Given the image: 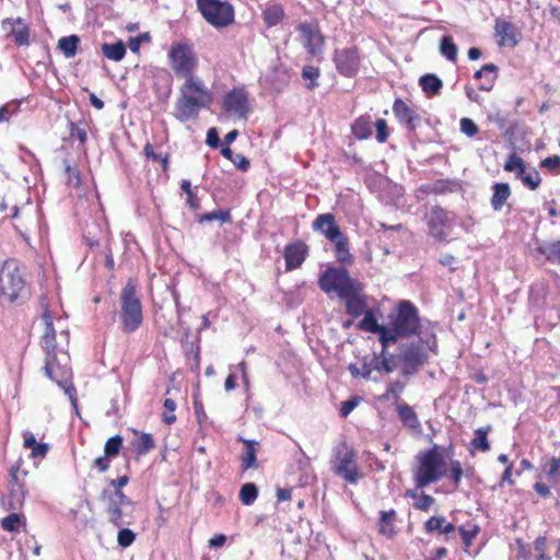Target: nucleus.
<instances>
[{
  "label": "nucleus",
  "instance_id": "obj_26",
  "mask_svg": "<svg viewBox=\"0 0 560 560\" xmlns=\"http://www.w3.org/2000/svg\"><path fill=\"white\" fill-rule=\"evenodd\" d=\"M284 10L279 3H268L262 11V19L268 27H273L282 22Z\"/></svg>",
  "mask_w": 560,
  "mask_h": 560
},
{
  "label": "nucleus",
  "instance_id": "obj_15",
  "mask_svg": "<svg viewBox=\"0 0 560 560\" xmlns=\"http://www.w3.org/2000/svg\"><path fill=\"white\" fill-rule=\"evenodd\" d=\"M312 225L314 231L320 232L330 242L343 235L332 213L318 214Z\"/></svg>",
  "mask_w": 560,
  "mask_h": 560
},
{
  "label": "nucleus",
  "instance_id": "obj_8",
  "mask_svg": "<svg viewBox=\"0 0 560 560\" xmlns=\"http://www.w3.org/2000/svg\"><path fill=\"white\" fill-rule=\"evenodd\" d=\"M25 289L21 267L14 259H8L0 269V298L7 302H14Z\"/></svg>",
  "mask_w": 560,
  "mask_h": 560
},
{
  "label": "nucleus",
  "instance_id": "obj_23",
  "mask_svg": "<svg viewBox=\"0 0 560 560\" xmlns=\"http://www.w3.org/2000/svg\"><path fill=\"white\" fill-rule=\"evenodd\" d=\"M397 413L405 428L415 432L421 431V423L412 407L407 404H400L397 406Z\"/></svg>",
  "mask_w": 560,
  "mask_h": 560
},
{
  "label": "nucleus",
  "instance_id": "obj_10",
  "mask_svg": "<svg viewBox=\"0 0 560 560\" xmlns=\"http://www.w3.org/2000/svg\"><path fill=\"white\" fill-rule=\"evenodd\" d=\"M171 68L176 74L189 78L196 67V56L188 44H173L168 51Z\"/></svg>",
  "mask_w": 560,
  "mask_h": 560
},
{
  "label": "nucleus",
  "instance_id": "obj_28",
  "mask_svg": "<svg viewBox=\"0 0 560 560\" xmlns=\"http://www.w3.org/2000/svg\"><path fill=\"white\" fill-rule=\"evenodd\" d=\"M419 85L428 96H436L441 93L443 82L433 73H428L419 79Z\"/></svg>",
  "mask_w": 560,
  "mask_h": 560
},
{
  "label": "nucleus",
  "instance_id": "obj_46",
  "mask_svg": "<svg viewBox=\"0 0 560 560\" xmlns=\"http://www.w3.org/2000/svg\"><path fill=\"white\" fill-rule=\"evenodd\" d=\"M108 498V504H117V505H124V506H131L132 501L124 494L122 490H114L113 493H110L108 490L103 491V498Z\"/></svg>",
  "mask_w": 560,
  "mask_h": 560
},
{
  "label": "nucleus",
  "instance_id": "obj_17",
  "mask_svg": "<svg viewBox=\"0 0 560 560\" xmlns=\"http://www.w3.org/2000/svg\"><path fill=\"white\" fill-rule=\"evenodd\" d=\"M223 107L228 113L235 115L238 118H246V114L248 112L246 94L243 91L233 90L226 94Z\"/></svg>",
  "mask_w": 560,
  "mask_h": 560
},
{
  "label": "nucleus",
  "instance_id": "obj_59",
  "mask_svg": "<svg viewBox=\"0 0 560 560\" xmlns=\"http://www.w3.org/2000/svg\"><path fill=\"white\" fill-rule=\"evenodd\" d=\"M150 39L151 37L149 33H142L136 37H131L129 39L128 46L132 52L137 54L140 49L141 44L143 42H150Z\"/></svg>",
  "mask_w": 560,
  "mask_h": 560
},
{
  "label": "nucleus",
  "instance_id": "obj_33",
  "mask_svg": "<svg viewBox=\"0 0 560 560\" xmlns=\"http://www.w3.org/2000/svg\"><path fill=\"white\" fill-rule=\"evenodd\" d=\"M537 252L544 255L549 262L560 265V241L540 244Z\"/></svg>",
  "mask_w": 560,
  "mask_h": 560
},
{
  "label": "nucleus",
  "instance_id": "obj_35",
  "mask_svg": "<svg viewBox=\"0 0 560 560\" xmlns=\"http://www.w3.org/2000/svg\"><path fill=\"white\" fill-rule=\"evenodd\" d=\"M503 168L506 172H514L515 177L521 182L524 178V175H526L527 173L523 159L516 155L515 153L509 155Z\"/></svg>",
  "mask_w": 560,
  "mask_h": 560
},
{
  "label": "nucleus",
  "instance_id": "obj_16",
  "mask_svg": "<svg viewBox=\"0 0 560 560\" xmlns=\"http://www.w3.org/2000/svg\"><path fill=\"white\" fill-rule=\"evenodd\" d=\"M393 113L398 121L409 130H415L420 125V115L400 98L394 102Z\"/></svg>",
  "mask_w": 560,
  "mask_h": 560
},
{
  "label": "nucleus",
  "instance_id": "obj_50",
  "mask_svg": "<svg viewBox=\"0 0 560 560\" xmlns=\"http://www.w3.org/2000/svg\"><path fill=\"white\" fill-rule=\"evenodd\" d=\"M163 406L165 408V411L162 416L163 421L166 424H173L176 421V416H175L176 402L171 398H166L164 400Z\"/></svg>",
  "mask_w": 560,
  "mask_h": 560
},
{
  "label": "nucleus",
  "instance_id": "obj_37",
  "mask_svg": "<svg viewBox=\"0 0 560 560\" xmlns=\"http://www.w3.org/2000/svg\"><path fill=\"white\" fill-rule=\"evenodd\" d=\"M79 44L80 37L78 35L65 36L58 40V48L66 58H72L77 54Z\"/></svg>",
  "mask_w": 560,
  "mask_h": 560
},
{
  "label": "nucleus",
  "instance_id": "obj_38",
  "mask_svg": "<svg viewBox=\"0 0 560 560\" xmlns=\"http://www.w3.org/2000/svg\"><path fill=\"white\" fill-rule=\"evenodd\" d=\"M135 434H139L138 441L133 444L135 445V453L138 456H142L148 454L151 450L155 447V442L150 433H139L138 431H133Z\"/></svg>",
  "mask_w": 560,
  "mask_h": 560
},
{
  "label": "nucleus",
  "instance_id": "obj_5",
  "mask_svg": "<svg viewBox=\"0 0 560 560\" xmlns=\"http://www.w3.org/2000/svg\"><path fill=\"white\" fill-rule=\"evenodd\" d=\"M120 320L121 328L125 332L137 330L142 324V305L137 294L136 284L132 280H128L120 292Z\"/></svg>",
  "mask_w": 560,
  "mask_h": 560
},
{
  "label": "nucleus",
  "instance_id": "obj_49",
  "mask_svg": "<svg viewBox=\"0 0 560 560\" xmlns=\"http://www.w3.org/2000/svg\"><path fill=\"white\" fill-rule=\"evenodd\" d=\"M522 183L532 190L537 189L541 183L539 172L535 168L530 170L526 175H524Z\"/></svg>",
  "mask_w": 560,
  "mask_h": 560
},
{
  "label": "nucleus",
  "instance_id": "obj_53",
  "mask_svg": "<svg viewBox=\"0 0 560 560\" xmlns=\"http://www.w3.org/2000/svg\"><path fill=\"white\" fill-rule=\"evenodd\" d=\"M460 131L469 138L476 136L479 131L478 126L470 118L464 117L459 121Z\"/></svg>",
  "mask_w": 560,
  "mask_h": 560
},
{
  "label": "nucleus",
  "instance_id": "obj_6",
  "mask_svg": "<svg viewBox=\"0 0 560 560\" xmlns=\"http://www.w3.org/2000/svg\"><path fill=\"white\" fill-rule=\"evenodd\" d=\"M69 357L66 352L60 351L59 354L50 357L45 361V373L54 382L65 390L69 397L71 405L77 408V390L71 383L72 371L69 366Z\"/></svg>",
  "mask_w": 560,
  "mask_h": 560
},
{
  "label": "nucleus",
  "instance_id": "obj_27",
  "mask_svg": "<svg viewBox=\"0 0 560 560\" xmlns=\"http://www.w3.org/2000/svg\"><path fill=\"white\" fill-rule=\"evenodd\" d=\"M245 445V452L242 455V469H256L258 468V463L256 458V445L258 442L255 440L240 439Z\"/></svg>",
  "mask_w": 560,
  "mask_h": 560
},
{
  "label": "nucleus",
  "instance_id": "obj_56",
  "mask_svg": "<svg viewBox=\"0 0 560 560\" xmlns=\"http://www.w3.org/2000/svg\"><path fill=\"white\" fill-rule=\"evenodd\" d=\"M70 137L74 140H78L82 144H84L88 140L85 128L74 122L70 124Z\"/></svg>",
  "mask_w": 560,
  "mask_h": 560
},
{
  "label": "nucleus",
  "instance_id": "obj_55",
  "mask_svg": "<svg viewBox=\"0 0 560 560\" xmlns=\"http://www.w3.org/2000/svg\"><path fill=\"white\" fill-rule=\"evenodd\" d=\"M65 172L67 173V184L73 187H78L81 182L79 171L74 167H71V165L65 161Z\"/></svg>",
  "mask_w": 560,
  "mask_h": 560
},
{
  "label": "nucleus",
  "instance_id": "obj_20",
  "mask_svg": "<svg viewBox=\"0 0 560 560\" xmlns=\"http://www.w3.org/2000/svg\"><path fill=\"white\" fill-rule=\"evenodd\" d=\"M285 259V269L293 270L299 268L306 257V246L302 242L289 244L283 253Z\"/></svg>",
  "mask_w": 560,
  "mask_h": 560
},
{
  "label": "nucleus",
  "instance_id": "obj_4",
  "mask_svg": "<svg viewBox=\"0 0 560 560\" xmlns=\"http://www.w3.org/2000/svg\"><path fill=\"white\" fill-rule=\"evenodd\" d=\"M418 465L413 469V480L418 489L438 482L446 474V463L436 446L419 452Z\"/></svg>",
  "mask_w": 560,
  "mask_h": 560
},
{
  "label": "nucleus",
  "instance_id": "obj_40",
  "mask_svg": "<svg viewBox=\"0 0 560 560\" xmlns=\"http://www.w3.org/2000/svg\"><path fill=\"white\" fill-rule=\"evenodd\" d=\"M491 429V425L478 428L475 431V438L470 442L471 447L481 452H488L490 450V444L487 435Z\"/></svg>",
  "mask_w": 560,
  "mask_h": 560
},
{
  "label": "nucleus",
  "instance_id": "obj_41",
  "mask_svg": "<svg viewBox=\"0 0 560 560\" xmlns=\"http://www.w3.org/2000/svg\"><path fill=\"white\" fill-rule=\"evenodd\" d=\"M396 368V363L393 355L386 357L385 348L381 352V358L373 360L372 370H376L381 373H392Z\"/></svg>",
  "mask_w": 560,
  "mask_h": 560
},
{
  "label": "nucleus",
  "instance_id": "obj_22",
  "mask_svg": "<svg viewBox=\"0 0 560 560\" xmlns=\"http://www.w3.org/2000/svg\"><path fill=\"white\" fill-rule=\"evenodd\" d=\"M498 67L493 63H487L481 67V69L477 70L474 74L476 80H483L479 85V90L481 91H491L495 79H497Z\"/></svg>",
  "mask_w": 560,
  "mask_h": 560
},
{
  "label": "nucleus",
  "instance_id": "obj_24",
  "mask_svg": "<svg viewBox=\"0 0 560 560\" xmlns=\"http://www.w3.org/2000/svg\"><path fill=\"white\" fill-rule=\"evenodd\" d=\"M7 23L11 25L10 36L13 38L14 43L19 46L28 45L30 31L27 25L21 19L4 21L3 26H5Z\"/></svg>",
  "mask_w": 560,
  "mask_h": 560
},
{
  "label": "nucleus",
  "instance_id": "obj_51",
  "mask_svg": "<svg viewBox=\"0 0 560 560\" xmlns=\"http://www.w3.org/2000/svg\"><path fill=\"white\" fill-rule=\"evenodd\" d=\"M136 534L129 528H120L117 535V542L120 547L127 548L133 544Z\"/></svg>",
  "mask_w": 560,
  "mask_h": 560
},
{
  "label": "nucleus",
  "instance_id": "obj_14",
  "mask_svg": "<svg viewBox=\"0 0 560 560\" xmlns=\"http://www.w3.org/2000/svg\"><path fill=\"white\" fill-rule=\"evenodd\" d=\"M296 30L302 36L303 45L307 52L312 56L318 55L324 44V37L319 32L318 25L316 23H301Z\"/></svg>",
  "mask_w": 560,
  "mask_h": 560
},
{
  "label": "nucleus",
  "instance_id": "obj_2",
  "mask_svg": "<svg viewBox=\"0 0 560 560\" xmlns=\"http://www.w3.org/2000/svg\"><path fill=\"white\" fill-rule=\"evenodd\" d=\"M212 101L209 90L202 81L189 77L180 89V96L175 104V117L179 121H188L197 117L202 107L208 106Z\"/></svg>",
  "mask_w": 560,
  "mask_h": 560
},
{
  "label": "nucleus",
  "instance_id": "obj_3",
  "mask_svg": "<svg viewBox=\"0 0 560 560\" xmlns=\"http://www.w3.org/2000/svg\"><path fill=\"white\" fill-rule=\"evenodd\" d=\"M438 347L435 331H423L417 341L402 343L397 355L402 375H412L428 361L430 352Z\"/></svg>",
  "mask_w": 560,
  "mask_h": 560
},
{
  "label": "nucleus",
  "instance_id": "obj_7",
  "mask_svg": "<svg viewBox=\"0 0 560 560\" xmlns=\"http://www.w3.org/2000/svg\"><path fill=\"white\" fill-rule=\"evenodd\" d=\"M361 282L351 278L348 270L343 267H328L323 271L318 279L320 290L327 294L336 293L342 298L350 293Z\"/></svg>",
  "mask_w": 560,
  "mask_h": 560
},
{
  "label": "nucleus",
  "instance_id": "obj_58",
  "mask_svg": "<svg viewBox=\"0 0 560 560\" xmlns=\"http://www.w3.org/2000/svg\"><path fill=\"white\" fill-rule=\"evenodd\" d=\"M404 390V384L400 383L399 381H395V382H392L385 394L383 395V399H386L388 400L392 396H394L395 398H398L399 395L402 393Z\"/></svg>",
  "mask_w": 560,
  "mask_h": 560
},
{
  "label": "nucleus",
  "instance_id": "obj_12",
  "mask_svg": "<svg viewBox=\"0 0 560 560\" xmlns=\"http://www.w3.org/2000/svg\"><path fill=\"white\" fill-rule=\"evenodd\" d=\"M452 221L450 212L439 206L433 207L428 217L430 235L439 242L446 241L452 232Z\"/></svg>",
  "mask_w": 560,
  "mask_h": 560
},
{
  "label": "nucleus",
  "instance_id": "obj_48",
  "mask_svg": "<svg viewBox=\"0 0 560 560\" xmlns=\"http://www.w3.org/2000/svg\"><path fill=\"white\" fill-rule=\"evenodd\" d=\"M122 446V438L120 435H114L109 438L104 446V454L110 457H115L119 454Z\"/></svg>",
  "mask_w": 560,
  "mask_h": 560
},
{
  "label": "nucleus",
  "instance_id": "obj_36",
  "mask_svg": "<svg viewBox=\"0 0 560 560\" xmlns=\"http://www.w3.org/2000/svg\"><path fill=\"white\" fill-rule=\"evenodd\" d=\"M24 447L31 450V456L43 458L48 453V444L37 443L32 433H24Z\"/></svg>",
  "mask_w": 560,
  "mask_h": 560
},
{
  "label": "nucleus",
  "instance_id": "obj_43",
  "mask_svg": "<svg viewBox=\"0 0 560 560\" xmlns=\"http://www.w3.org/2000/svg\"><path fill=\"white\" fill-rule=\"evenodd\" d=\"M258 495V488L253 482H247L240 490V500L244 505H252Z\"/></svg>",
  "mask_w": 560,
  "mask_h": 560
},
{
  "label": "nucleus",
  "instance_id": "obj_63",
  "mask_svg": "<svg viewBox=\"0 0 560 560\" xmlns=\"http://www.w3.org/2000/svg\"><path fill=\"white\" fill-rule=\"evenodd\" d=\"M434 499L433 497L421 493V495L418 498L417 502L415 503V508L421 511H428L431 505L433 504Z\"/></svg>",
  "mask_w": 560,
  "mask_h": 560
},
{
  "label": "nucleus",
  "instance_id": "obj_11",
  "mask_svg": "<svg viewBox=\"0 0 560 560\" xmlns=\"http://www.w3.org/2000/svg\"><path fill=\"white\" fill-rule=\"evenodd\" d=\"M334 470L336 475L345 479L349 483H357L359 479V470L355 462L354 452L346 444L335 450Z\"/></svg>",
  "mask_w": 560,
  "mask_h": 560
},
{
  "label": "nucleus",
  "instance_id": "obj_21",
  "mask_svg": "<svg viewBox=\"0 0 560 560\" xmlns=\"http://www.w3.org/2000/svg\"><path fill=\"white\" fill-rule=\"evenodd\" d=\"M495 36L499 37V46L515 47L518 43L514 25L504 20H498L494 26Z\"/></svg>",
  "mask_w": 560,
  "mask_h": 560
},
{
  "label": "nucleus",
  "instance_id": "obj_32",
  "mask_svg": "<svg viewBox=\"0 0 560 560\" xmlns=\"http://www.w3.org/2000/svg\"><path fill=\"white\" fill-rule=\"evenodd\" d=\"M396 517V511H381L380 513V533L388 538H392L395 534L394 521Z\"/></svg>",
  "mask_w": 560,
  "mask_h": 560
},
{
  "label": "nucleus",
  "instance_id": "obj_64",
  "mask_svg": "<svg viewBox=\"0 0 560 560\" xmlns=\"http://www.w3.org/2000/svg\"><path fill=\"white\" fill-rule=\"evenodd\" d=\"M547 474L550 479H556L560 475V456L550 458Z\"/></svg>",
  "mask_w": 560,
  "mask_h": 560
},
{
  "label": "nucleus",
  "instance_id": "obj_13",
  "mask_svg": "<svg viewBox=\"0 0 560 560\" xmlns=\"http://www.w3.org/2000/svg\"><path fill=\"white\" fill-rule=\"evenodd\" d=\"M334 61L337 71L347 78L354 77L360 68V56L355 47L336 50Z\"/></svg>",
  "mask_w": 560,
  "mask_h": 560
},
{
  "label": "nucleus",
  "instance_id": "obj_62",
  "mask_svg": "<svg viewBox=\"0 0 560 560\" xmlns=\"http://www.w3.org/2000/svg\"><path fill=\"white\" fill-rule=\"evenodd\" d=\"M463 477V469L459 460H452L451 462V474L450 478L455 483V486H458L462 481Z\"/></svg>",
  "mask_w": 560,
  "mask_h": 560
},
{
  "label": "nucleus",
  "instance_id": "obj_31",
  "mask_svg": "<svg viewBox=\"0 0 560 560\" xmlns=\"http://www.w3.org/2000/svg\"><path fill=\"white\" fill-rule=\"evenodd\" d=\"M127 508L115 503L108 504L106 509L108 522L119 528L124 525H129L130 521L126 520L127 513L125 512Z\"/></svg>",
  "mask_w": 560,
  "mask_h": 560
},
{
  "label": "nucleus",
  "instance_id": "obj_61",
  "mask_svg": "<svg viewBox=\"0 0 560 560\" xmlns=\"http://www.w3.org/2000/svg\"><path fill=\"white\" fill-rule=\"evenodd\" d=\"M374 126L376 128V139H377V141L380 143L385 142L387 137H388L386 120L380 118V119L376 120Z\"/></svg>",
  "mask_w": 560,
  "mask_h": 560
},
{
  "label": "nucleus",
  "instance_id": "obj_1",
  "mask_svg": "<svg viewBox=\"0 0 560 560\" xmlns=\"http://www.w3.org/2000/svg\"><path fill=\"white\" fill-rule=\"evenodd\" d=\"M423 331H435L434 326L430 322L422 323L418 308L410 301H400L389 315L388 346L396 343L398 338H410L420 336Z\"/></svg>",
  "mask_w": 560,
  "mask_h": 560
},
{
  "label": "nucleus",
  "instance_id": "obj_44",
  "mask_svg": "<svg viewBox=\"0 0 560 560\" xmlns=\"http://www.w3.org/2000/svg\"><path fill=\"white\" fill-rule=\"evenodd\" d=\"M319 69L314 66H304L302 69V78L305 81H308L306 83V88L308 90H314L316 86H318V78H319Z\"/></svg>",
  "mask_w": 560,
  "mask_h": 560
},
{
  "label": "nucleus",
  "instance_id": "obj_18",
  "mask_svg": "<svg viewBox=\"0 0 560 560\" xmlns=\"http://www.w3.org/2000/svg\"><path fill=\"white\" fill-rule=\"evenodd\" d=\"M363 319L360 322L359 327L365 331L378 334L380 342L383 348L388 347V340H392V336L388 335V327L380 325L372 310H366Z\"/></svg>",
  "mask_w": 560,
  "mask_h": 560
},
{
  "label": "nucleus",
  "instance_id": "obj_9",
  "mask_svg": "<svg viewBox=\"0 0 560 560\" xmlns=\"http://www.w3.org/2000/svg\"><path fill=\"white\" fill-rule=\"evenodd\" d=\"M197 5L208 23L215 27H224L234 20L233 7L219 0H198Z\"/></svg>",
  "mask_w": 560,
  "mask_h": 560
},
{
  "label": "nucleus",
  "instance_id": "obj_29",
  "mask_svg": "<svg viewBox=\"0 0 560 560\" xmlns=\"http://www.w3.org/2000/svg\"><path fill=\"white\" fill-rule=\"evenodd\" d=\"M335 245V257L336 259L343 265H351L353 262V257L349 250V242L348 237L343 234L336 241H331Z\"/></svg>",
  "mask_w": 560,
  "mask_h": 560
},
{
  "label": "nucleus",
  "instance_id": "obj_52",
  "mask_svg": "<svg viewBox=\"0 0 560 560\" xmlns=\"http://www.w3.org/2000/svg\"><path fill=\"white\" fill-rule=\"evenodd\" d=\"M20 523L21 515L16 513H11L2 520L1 526L7 532H15L18 530Z\"/></svg>",
  "mask_w": 560,
  "mask_h": 560
},
{
  "label": "nucleus",
  "instance_id": "obj_25",
  "mask_svg": "<svg viewBox=\"0 0 560 560\" xmlns=\"http://www.w3.org/2000/svg\"><path fill=\"white\" fill-rule=\"evenodd\" d=\"M492 190L491 207L494 211H500L511 196L510 186L506 183H495Z\"/></svg>",
  "mask_w": 560,
  "mask_h": 560
},
{
  "label": "nucleus",
  "instance_id": "obj_54",
  "mask_svg": "<svg viewBox=\"0 0 560 560\" xmlns=\"http://www.w3.org/2000/svg\"><path fill=\"white\" fill-rule=\"evenodd\" d=\"M42 343H43V348L46 351V359H49L50 357H55L56 354H59L56 350V336L44 335Z\"/></svg>",
  "mask_w": 560,
  "mask_h": 560
},
{
  "label": "nucleus",
  "instance_id": "obj_47",
  "mask_svg": "<svg viewBox=\"0 0 560 560\" xmlns=\"http://www.w3.org/2000/svg\"><path fill=\"white\" fill-rule=\"evenodd\" d=\"M12 476V487L10 491V498L18 504H22L25 498L26 490L24 486L18 482V478L15 472L11 474Z\"/></svg>",
  "mask_w": 560,
  "mask_h": 560
},
{
  "label": "nucleus",
  "instance_id": "obj_30",
  "mask_svg": "<svg viewBox=\"0 0 560 560\" xmlns=\"http://www.w3.org/2000/svg\"><path fill=\"white\" fill-rule=\"evenodd\" d=\"M424 528L428 533H440L450 534L455 530V526L452 523L446 522L444 516H432L425 524Z\"/></svg>",
  "mask_w": 560,
  "mask_h": 560
},
{
  "label": "nucleus",
  "instance_id": "obj_45",
  "mask_svg": "<svg viewBox=\"0 0 560 560\" xmlns=\"http://www.w3.org/2000/svg\"><path fill=\"white\" fill-rule=\"evenodd\" d=\"M214 220L220 221L221 223H230L232 221V217L229 210L219 209L205 213L199 218L200 222H211Z\"/></svg>",
  "mask_w": 560,
  "mask_h": 560
},
{
  "label": "nucleus",
  "instance_id": "obj_34",
  "mask_svg": "<svg viewBox=\"0 0 560 560\" xmlns=\"http://www.w3.org/2000/svg\"><path fill=\"white\" fill-rule=\"evenodd\" d=\"M373 125L370 117L361 116L352 125V132L360 140L368 139L373 132Z\"/></svg>",
  "mask_w": 560,
  "mask_h": 560
},
{
  "label": "nucleus",
  "instance_id": "obj_57",
  "mask_svg": "<svg viewBox=\"0 0 560 560\" xmlns=\"http://www.w3.org/2000/svg\"><path fill=\"white\" fill-rule=\"evenodd\" d=\"M540 166L548 168L556 174H560V156H548L540 162Z\"/></svg>",
  "mask_w": 560,
  "mask_h": 560
},
{
  "label": "nucleus",
  "instance_id": "obj_42",
  "mask_svg": "<svg viewBox=\"0 0 560 560\" xmlns=\"http://www.w3.org/2000/svg\"><path fill=\"white\" fill-rule=\"evenodd\" d=\"M440 52L447 60L456 61L458 49L451 36L446 35L441 38Z\"/></svg>",
  "mask_w": 560,
  "mask_h": 560
},
{
  "label": "nucleus",
  "instance_id": "obj_19",
  "mask_svg": "<svg viewBox=\"0 0 560 560\" xmlns=\"http://www.w3.org/2000/svg\"><path fill=\"white\" fill-rule=\"evenodd\" d=\"M363 285L360 283L350 293L343 295L347 313L353 317L362 315L366 310V303L362 296Z\"/></svg>",
  "mask_w": 560,
  "mask_h": 560
},
{
  "label": "nucleus",
  "instance_id": "obj_39",
  "mask_svg": "<svg viewBox=\"0 0 560 560\" xmlns=\"http://www.w3.org/2000/svg\"><path fill=\"white\" fill-rule=\"evenodd\" d=\"M102 51L107 59L113 61H120L126 55V46L122 42L103 44Z\"/></svg>",
  "mask_w": 560,
  "mask_h": 560
},
{
  "label": "nucleus",
  "instance_id": "obj_60",
  "mask_svg": "<svg viewBox=\"0 0 560 560\" xmlns=\"http://www.w3.org/2000/svg\"><path fill=\"white\" fill-rule=\"evenodd\" d=\"M349 371L354 377L369 378L372 373V365L363 364L362 368H358L355 364H350Z\"/></svg>",
  "mask_w": 560,
  "mask_h": 560
}]
</instances>
